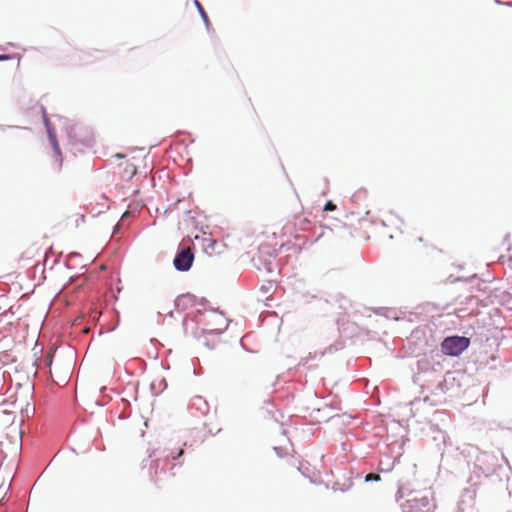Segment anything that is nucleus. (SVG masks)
I'll return each instance as SVG.
<instances>
[{
	"instance_id": "13",
	"label": "nucleus",
	"mask_w": 512,
	"mask_h": 512,
	"mask_svg": "<svg viewBox=\"0 0 512 512\" xmlns=\"http://www.w3.org/2000/svg\"><path fill=\"white\" fill-rule=\"evenodd\" d=\"M49 373H50V376L53 378V371H52L51 363L49 364Z\"/></svg>"
},
{
	"instance_id": "7",
	"label": "nucleus",
	"mask_w": 512,
	"mask_h": 512,
	"mask_svg": "<svg viewBox=\"0 0 512 512\" xmlns=\"http://www.w3.org/2000/svg\"><path fill=\"white\" fill-rule=\"evenodd\" d=\"M124 173L128 176V178H132L137 173V168L135 165L130 164L125 168Z\"/></svg>"
},
{
	"instance_id": "15",
	"label": "nucleus",
	"mask_w": 512,
	"mask_h": 512,
	"mask_svg": "<svg viewBox=\"0 0 512 512\" xmlns=\"http://www.w3.org/2000/svg\"><path fill=\"white\" fill-rule=\"evenodd\" d=\"M208 241L211 243V246L215 245V241H213L211 238H209Z\"/></svg>"
},
{
	"instance_id": "6",
	"label": "nucleus",
	"mask_w": 512,
	"mask_h": 512,
	"mask_svg": "<svg viewBox=\"0 0 512 512\" xmlns=\"http://www.w3.org/2000/svg\"><path fill=\"white\" fill-rule=\"evenodd\" d=\"M184 454V449L183 448H179L176 452H170L169 454L166 455V459H172V460H176L178 459L179 457H181L182 455Z\"/></svg>"
},
{
	"instance_id": "2",
	"label": "nucleus",
	"mask_w": 512,
	"mask_h": 512,
	"mask_svg": "<svg viewBox=\"0 0 512 512\" xmlns=\"http://www.w3.org/2000/svg\"><path fill=\"white\" fill-rule=\"evenodd\" d=\"M415 249L426 257H433L444 252V249L437 245L436 240L428 236H419L415 240Z\"/></svg>"
},
{
	"instance_id": "1",
	"label": "nucleus",
	"mask_w": 512,
	"mask_h": 512,
	"mask_svg": "<svg viewBox=\"0 0 512 512\" xmlns=\"http://www.w3.org/2000/svg\"><path fill=\"white\" fill-rule=\"evenodd\" d=\"M470 340L466 337L451 336L444 339L441 344L442 352L450 356H458L468 348Z\"/></svg>"
},
{
	"instance_id": "3",
	"label": "nucleus",
	"mask_w": 512,
	"mask_h": 512,
	"mask_svg": "<svg viewBox=\"0 0 512 512\" xmlns=\"http://www.w3.org/2000/svg\"><path fill=\"white\" fill-rule=\"evenodd\" d=\"M405 507L408 512H434L435 505L427 496H423L407 500Z\"/></svg>"
},
{
	"instance_id": "16",
	"label": "nucleus",
	"mask_w": 512,
	"mask_h": 512,
	"mask_svg": "<svg viewBox=\"0 0 512 512\" xmlns=\"http://www.w3.org/2000/svg\"><path fill=\"white\" fill-rule=\"evenodd\" d=\"M79 218L81 219V221L84 220V216L83 215H79Z\"/></svg>"
},
{
	"instance_id": "5",
	"label": "nucleus",
	"mask_w": 512,
	"mask_h": 512,
	"mask_svg": "<svg viewBox=\"0 0 512 512\" xmlns=\"http://www.w3.org/2000/svg\"><path fill=\"white\" fill-rule=\"evenodd\" d=\"M193 405L197 406V408L200 409L202 411V413L208 412V409H209L208 403L201 396L194 397Z\"/></svg>"
},
{
	"instance_id": "4",
	"label": "nucleus",
	"mask_w": 512,
	"mask_h": 512,
	"mask_svg": "<svg viewBox=\"0 0 512 512\" xmlns=\"http://www.w3.org/2000/svg\"><path fill=\"white\" fill-rule=\"evenodd\" d=\"M194 254L192 250L187 247L183 248L174 258L173 264L179 271H188L193 263Z\"/></svg>"
},
{
	"instance_id": "12",
	"label": "nucleus",
	"mask_w": 512,
	"mask_h": 512,
	"mask_svg": "<svg viewBox=\"0 0 512 512\" xmlns=\"http://www.w3.org/2000/svg\"><path fill=\"white\" fill-rule=\"evenodd\" d=\"M9 59L8 55H0V61Z\"/></svg>"
},
{
	"instance_id": "9",
	"label": "nucleus",
	"mask_w": 512,
	"mask_h": 512,
	"mask_svg": "<svg viewBox=\"0 0 512 512\" xmlns=\"http://www.w3.org/2000/svg\"><path fill=\"white\" fill-rule=\"evenodd\" d=\"M50 139H51V142H52V145H53V148H54V151L57 155H60V148H59V145L56 141V138L52 135H50Z\"/></svg>"
},
{
	"instance_id": "11",
	"label": "nucleus",
	"mask_w": 512,
	"mask_h": 512,
	"mask_svg": "<svg viewBox=\"0 0 512 512\" xmlns=\"http://www.w3.org/2000/svg\"><path fill=\"white\" fill-rule=\"evenodd\" d=\"M336 209V205L333 204L331 201H328L325 206H324V210L325 211H333Z\"/></svg>"
},
{
	"instance_id": "14",
	"label": "nucleus",
	"mask_w": 512,
	"mask_h": 512,
	"mask_svg": "<svg viewBox=\"0 0 512 512\" xmlns=\"http://www.w3.org/2000/svg\"><path fill=\"white\" fill-rule=\"evenodd\" d=\"M68 373H69V369L67 370L66 375L61 379L62 382H66Z\"/></svg>"
},
{
	"instance_id": "8",
	"label": "nucleus",
	"mask_w": 512,
	"mask_h": 512,
	"mask_svg": "<svg viewBox=\"0 0 512 512\" xmlns=\"http://www.w3.org/2000/svg\"><path fill=\"white\" fill-rule=\"evenodd\" d=\"M195 4H196V6H197V8H198V10H199L203 20L205 21L206 24H208L209 23L208 16L206 15L203 7L201 6V4L197 0L195 1Z\"/></svg>"
},
{
	"instance_id": "10",
	"label": "nucleus",
	"mask_w": 512,
	"mask_h": 512,
	"mask_svg": "<svg viewBox=\"0 0 512 512\" xmlns=\"http://www.w3.org/2000/svg\"><path fill=\"white\" fill-rule=\"evenodd\" d=\"M366 481H379L380 476L378 474L370 473L365 478Z\"/></svg>"
}]
</instances>
